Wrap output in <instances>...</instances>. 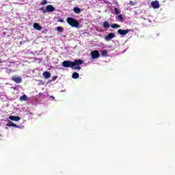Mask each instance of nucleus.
I'll return each mask as SVG.
<instances>
[{
    "label": "nucleus",
    "mask_w": 175,
    "mask_h": 175,
    "mask_svg": "<svg viewBox=\"0 0 175 175\" xmlns=\"http://www.w3.org/2000/svg\"><path fill=\"white\" fill-rule=\"evenodd\" d=\"M59 23H64V20L62 18H59Z\"/></svg>",
    "instance_id": "26"
},
{
    "label": "nucleus",
    "mask_w": 175,
    "mask_h": 175,
    "mask_svg": "<svg viewBox=\"0 0 175 175\" xmlns=\"http://www.w3.org/2000/svg\"><path fill=\"white\" fill-rule=\"evenodd\" d=\"M55 10V8H54V6H53L52 5H48L46 7V12H54Z\"/></svg>",
    "instance_id": "8"
},
{
    "label": "nucleus",
    "mask_w": 175,
    "mask_h": 175,
    "mask_svg": "<svg viewBox=\"0 0 175 175\" xmlns=\"http://www.w3.org/2000/svg\"><path fill=\"white\" fill-rule=\"evenodd\" d=\"M66 21L67 23L70 25V27H72V28H78L79 25H80V23L72 17L67 18Z\"/></svg>",
    "instance_id": "2"
},
{
    "label": "nucleus",
    "mask_w": 175,
    "mask_h": 175,
    "mask_svg": "<svg viewBox=\"0 0 175 175\" xmlns=\"http://www.w3.org/2000/svg\"><path fill=\"white\" fill-rule=\"evenodd\" d=\"M57 31L58 32H63L64 31V28L62 27L59 26V27H57Z\"/></svg>",
    "instance_id": "19"
},
{
    "label": "nucleus",
    "mask_w": 175,
    "mask_h": 175,
    "mask_svg": "<svg viewBox=\"0 0 175 175\" xmlns=\"http://www.w3.org/2000/svg\"><path fill=\"white\" fill-rule=\"evenodd\" d=\"M7 126H13L14 128H20V126H17V124L13 123V122L10 121L8 124H7Z\"/></svg>",
    "instance_id": "14"
},
{
    "label": "nucleus",
    "mask_w": 175,
    "mask_h": 175,
    "mask_svg": "<svg viewBox=\"0 0 175 175\" xmlns=\"http://www.w3.org/2000/svg\"><path fill=\"white\" fill-rule=\"evenodd\" d=\"M6 33H7L6 31L3 32V35H6Z\"/></svg>",
    "instance_id": "27"
},
{
    "label": "nucleus",
    "mask_w": 175,
    "mask_h": 175,
    "mask_svg": "<svg viewBox=\"0 0 175 175\" xmlns=\"http://www.w3.org/2000/svg\"><path fill=\"white\" fill-rule=\"evenodd\" d=\"M72 79H79V73L74 72L72 75Z\"/></svg>",
    "instance_id": "18"
},
{
    "label": "nucleus",
    "mask_w": 175,
    "mask_h": 175,
    "mask_svg": "<svg viewBox=\"0 0 175 175\" xmlns=\"http://www.w3.org/2000/svg\"><path fill=\"white\" fill-rule=\"evenodd\" d=\"M41 5H47V0H42Z\"/></svg>",
    "instance_id": "21"
},
{
    "label": "nucleus",
    "mask_w": 175,
    "mask_h": 175,
    "mask_svg": "<svg viewBox=\"0 0 175 175\" xmlns=\"http://www.w3.org/2000/svg\"><path fill=\"white\" fill-rule=\"evenodd\" d=\"M58 79V76H55L53 77V79L51 80V81H55Z\"/></svg>",
    "instance_id": "22"
},
{
    "label": "nucleus",
    "mask_w": 175,
    "mask_h": 175,
    "mask_svg": "<svg viewBox=\"0 0 175 175\" xmlns=\"http://www.w3.org/2000/svg\"><path fill=\"white\" fill-rule=\"evenodd\" d=\"M9 120H11L12 121H20L21 120V118L20 116H9Z\"/></svg>",
    "instance_id": "10"
},
{
    "label": "nucleus",
    "mask_w": 175,
    "mask_h": 175,
    "mask_svg": "<svg viewBox=\"0 0 175 175\" xmlns=\"http://www.w3.org/2000/svg\"><path fill=\"white\" fill-rule=\"evenodd\" d=\"M130 5H131L132 6H135L136 5V3L133 1H130Z\"/></svg>",
    "instance_id": "24"
},
{
    "label": "nucleus",
    "mask_w": 175,
    "mask_h": 175,
    "mask_svg": "<svg viewBox=\"0 0 175 175\" xmlns=\"http://www.w3.org/2000/svg\"><path fill=\"white\" fill-rule=\"evenodd\" d=\"M11 80H12V81L16 82V84H20V83H22L23 81V79H21V77L16 76L12 77L11 78Z\"/></svg>",
    "instance_id": "5"
},
{
    "label": "nucleus",
    "mask_w": 175,
    "mask_h": 175,
    "mask_svg": "<svg viewBox=\"0 0 175 175\" xmlns=\"http://www.w3.org/2000/svg\"><path fill=\"white\" fill-rule=\"evenodd\" d=\"M129 32H131V29H119L118 30V33H119V35H122V36L128 34Z\"/></svg>",
    "instance_id": "3"
},
{
    "label": "nucleus",
    "mask_w": 175,
    "mask_h": 175,
    "mask_svg": "<svg viewBox=\"0 0 175 175\" xmlns=\"http://www.w3.org/2000/svg\"><path fill=\"white\" fill-rule=\"evenodd\" d=\"M42 75L45 79H50L51 77V74L49 72L45 71L42 73Z\"/></svg>",
    "instance_id": "12"
},
{
    "label": "nucleus",
    "mask_w": 175,
    "mask_h": 175,
    "mask_svg": "<svg viewBox=\"0 0 175 175\" xmlns=\"http://www.w3.org/2000/svg\"><path fill=\"white\" fill-rule=\"evenodd\" d=\"M73 12L76 14H80V13H81V9H80L79 7H75L74 8Z\"/></svg>",
    "instance_id": "13"
},
{
    "label": "nucleus",
    "mask_w": 175,
    "mask_h": 175,
    "mask_svg": "<svg viewBox=\"0 0 175 175\" xmlns=\"http://www.w3.org/2000/svg\"><path fill=\"white\" fill-rule=\"evenodd\" d=\"M83 64H84V62L81 59H75L74 62L65 60L62 63V66L64 68H71L72 69L80 70H81L80 65H83Z\"/></svg>",
    "instance_id": "1"
},
{
    "label": "nucleus",
    "mask_w": 175,
    "mask_h": 175,
    "mask_svg": "<svg viewBox=\"0 0 175 175\" xmlns=\"http://www.w3.org/2000/svg\"><path fill=\"white\" fill-rule=\"evenodd\" d=\"M91 54H92V59H96V58H99V57L100 55H99V51L98 50L92 51Z\"/></svg>",
    "instance_id": "4"
},
{
    "label": "nucleus",
    "mask_w": 175,
    "mask_h": 175,
    "mask_svg": "<svg viewBox=\"0 0 175 175\" xmlns=\"http://www.w3.org/2000/svg\"><path fill=\"white\" fill-rule=\"evenodd\" d=\"M33 28H35V29H37V31H42V26H40V25H39V23H34L33 25Z\"/></svg>",
    "instance_id": "11"
},
{
    "label": "nucleus",
    "mask_w": 175,
    "mask_h": 175,
    "mask_svg": "<svg viewBox=\"0 0 175 175\" xmlns=\"http://www.w3.org/2000/svg\"><path fill=\"white\" fill-rule=\"evenodd\" d=\"M107 53H108V52H107V50H106V49H104L101 51L102 57H107Z\"/></svg>",
    "instance_id": "15"
},
{
    "label": "nucleus",
    "mask_w": 175,
    "mask_h": 175,
    "mask_svg": "<svg viewBox=\"0 0 175 175\" xmlns=\"http://www.w3.org/2000/svg\"><path fill=\"white\" fill-rule=\"evenodd\" d=\"M19 100L21 102H28V100H29V98H28L27 95L24 94L19 98Z\"/></svg>",
    "instance_id": "9"
},
{
    "label": "nucleus",
    "mask_w": 175,
    "mask_h": 175,
    "mask_svg": "<svg viewBox=\"0 0 175 175\" xmlns=\"http://www.w3.org/2000/svg\"><path fill=\"white\" fill-rule=\"evenodd\" d=\"M40 10H42V12H43V13H47V11L44 8H40Z\"/></svg>",
    "instance_id": "23"
},
{
    "label": "nucleus",
    "mask_w": 175,
    "mask_h": 175,
    "mask_svg": "<svg viewBox=\"0 0 175 175\" xmlns=\"http://www.w3.org/2000/svg\"><path fill=\"white\" fill-rule=\"evenodd\" d=\"M113 38H116V34L114 33H109L105 37V40H111V39H113Z\"/></svg>",
    "instance_id": "6"
},
{
    "label": "nucleus",
    "mask_w": 175,
    "mask_h": 175,
    "mask_svg": "<svg viewBox=\"0 0 175 175\" xmlns=\"http://www.w3.org/2000/svg\"><path fill=\"white\" fill-rule=\"evenodd\" d=\"M118 18H120V20L122 21L124 19V18L122 17V15H118Z\"/></svg>",
    "instance_id": "25"
},
{
    "label": "nucleus",
    "mask_w": 175,
    "mask_h": 175,
    "mask_svg": "<svg viewBox=\"0 0 175 175\" xmlns=\"http://www.w3.org/2000/svg\"><path fill=\"white\" fill-rule=\"evenodd\" d=\"M120 25L114 23L113 25H111V28H113V29H116L117 28H120Z\"/></svg>",
    "instance_id": "17"
},
{
    "label": "nucleus",
    "mask_w": 175,
    "mask_h": 175,
    "mask_svg": "<svg viewBox=\"0 0 175 175\" xmlns=\"http://www.w3.org/2000/svg\"><path fill=\"white\" fill-rule=\"evenodd\" d=\"M152 7L153 9H159V1H154L152 2L151 3Z\"/></svg>",
    "instance_id": "7"
},
{
    "label": "nucleus",
    "mask_w": 175,
    "mask_h": 175,
    "mask_svg": "<svg viewBox=\"0 0 175 175\" xmlns=\"http://www.w3.org/2000/svg\"><path fill=\"white\" fill-rule=\"evenodd\" d=\"M114 12H115L116 14H120V12L118 10V8H114Z\"/></svg>",
    "instance_id": "20"
},
{
    "label": "nucleus",
    "mask_w": 175,
    "mask_h": 175,
    "mask_svg": "<svg viewBox=\"0 0 175 175\" xmlns=\"http://www.w3.org/2000/svg\"><path fill=\"white\" fill-rule=\"evenodd\" d=\"M103 28H110V24L107 21L103 22Z\"/></svg>",
    "instance_id": "16"
}]
</instances>
